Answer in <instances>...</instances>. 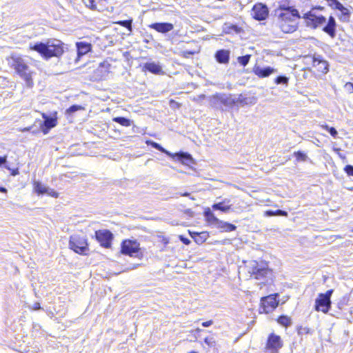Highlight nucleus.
<instances>
[{"label":"nucleus","mask_w":353,"mask_h":353,"mask_svg":"<svg viewBox=\"0 0 353 353\" xmlns=\"http://www.w3.org/2000/svg\"><path fill=\"white\" fill-rule=\"evenodd\" d=\"M190 195V194L188 192H184L183 194H181V196H189Z\"/></svg>","instance_id":"nucleus-55"},{"label":"nucleus","mask_w":353,"mask_h":353,"mask_svg":"<svg viewBox=\"0 0 353 353\" xmlns=\"http://www.w3.org/2000/svg\"><path fill=\"white\" fill-rule=\"evenodd\" d=\"M143 68L145 70L155 74H160L162 72L161 67L158 63L154 62L146 63H145Z\"/></svg>","instance_id":"nucleus-24"},{"label":"nucleus","mask_w":353,"mask_h":353,"mask_svg":"<svg viewBox=\"0 0 353 353\" xmlns=\"http://www.w3.org/2000/svg\"><path fill=\"white\" fill-rule=\"evenodd\" d=\"M189 353H198V352H195V351H192V352H189Z\"/></svg>","instance_id":"nucleus-57"},{"label":"nucleus","mask_w":353,"mask_h":353,"mask_svg":"<svg viewBox=\"0 0 353 353\" xmlns=\"http://www.w3.org/2000/svg\"><path fill=\"white\" fill-rule=\"evenodd\" d=\"M289 81V78L284 75H280L278 76L275 79V83L276 84H283V85H288Z\"/></svg>","instance_id":"nucleus-38"},{"label":"nucleus","mask_w":353,"mask_h":353,"mask_svg":"<svg viewBox=\"0 0 353 353\" xmlns=\"http://www.w3.org/2000/svg\"><path fill=\"white\" fill-rule=\"evenodd\" d=\"M205 98V94H200L197 96L196 98L194 99V100L198 103L201 102L203 99Z\"/></svg>","instance_id":"nucleus-49"},{"label":"nucleus","mask_w":353,"mask_h":353,"mask_svg":"<svg viewBox=\"0 0 353 353\" xmlns=\"http://www.w3.org/2000/svg\"><path fill=\"white\" fill-rule=\"evenodd\" d=\"M84 3H85V6L92 10H98V11L103 10V9L101 8H98L95 0H86L84 1Z\"/></svg>","instance_id":"nucleus-33"},{"label":"nucleus","mask_w":353,"mask_h":353,"mask_svg":"<svg viewBox=\"0 0 353 353\" xmlns=\"http://www.w3.org/2000/svg\"><path fill=\"white\" fill-rule=\"evenodd\" d=\"M70 248L78 254H84L88 250V243L86 239L79 235L70 236L69 241Z\"/></svg>","instance_id":"nucleus-8"},{"label":"nucleus","mask_w":353,"mask_h":353,"mask_svg":"<svg viewBox=\"0 0 353 353\" xmlns=\"http://www.w3.org/2000/svg\"><path fill=\"white\" fill-rule=\"evenodd\" d=\"M333 290H329L325 293H320L315 300L314 309L317 312H322L327 314L332 305L331 296Z\"/></svg>","instance_id":"nucleus-5"},{"label":"nucleus","mask_w":353,"mask_h":353,"mask_svg":"<svg viewBox=\"0 0 353 353\" xmlns=\"http://www.w3.org/2000/svg\"><path fill=\"white\" fill-rule=\"evenodd\" d=\"M230 51L221 49L217 50L214 54L216 61L221 64H228L230 61Z\"/></svg>","instance_id":"nucleus-19"},{"label":"nucleus","mask_w":353,"mask_h":353,"mask_svg":"<svg viewBox=\"0 0 353 353\" xmlns=\"http://www.w3.org/2000/svg\"><path fill=\"white\" fill-rule=\"evenodd\" d=\"M0 192H7V190L6 188H3V187H0Z\"/></svg>","instance_id":"nucleus-54"},{"label":"nucleus","mask_w":353,"mask_h":353,"mask_svg":"<svg viewBox=\"0 0 353 353\" xmlns=\"http://www.w3.org/2000/svg\"><path fill=\"white\" fill-rule=\"evenodd\" d=\"M201 329H199V328H197V329L196 330V332H201Z\"/></svg>","instance_id":"nucleus-56"},{"label":"nucleus","mask_w":353,"mask_h":353,"mask_svg":"<svg viewBox=\"0 0 353 353\" xmlns=\"http://www.w3.org/2000/svg\"><path fill=\"white\" fill-rule=\"evenodd\" d=\"M146 143L148 145H150L152 148L161 151V152L166 154L168 156H170V157L172 156V154L170 152H168L165 148H163L158 143L154 142L152 141H148Z\"/></svg>","instance_id":"nucleus-29"},{"label":"nucleus","mask_w":353,"mask_h":353,"mask_svg":"<svg viewBox=\"0 0 353 353\" xmlns=\"http://www.w3.org/2000/svg\"><path fill=\"white\" fill-rule=\"evenodd\" d=\"M19 174V170H18V169L14 170L12 171V175H13V176H15V175H17V174Z\"/></svg>","instance_id":"nucleus-53"},{"label":"nucleus","mask_w":353,"mask_h":353,"mask_svg":"<svg viewBox=\"0 0 353 353\" xmlns=\"http://www.w3.org/2000/svg\"><path fill=\"white\" fill-rule=\"evenodd\" d=\"M278 17V26L284 33H292L297 28V19L301 16L299 11L292 6L280 5L276 10Z\"/></svg>","instance_id":"nucleus-1"},{"label":"nucleus","mask_w":353,"mask_h":353,"mask_svg":"<svg viewBox=\"0 0 353 353\" xmlns=\"http://www.w3.org/2000/svg\"><path fill=\"white\" fill-rule=\"evenodd\" d=\"M338 10L341 12L339 19L342 22H349L350 19V12L349 9L342 6Z\"/></svg>","instance_id":"nucleus-27"},{"label":"nucleus","mask_w":353,"mask_h":353,"mask_svg":"<svg viewBox=\"0 0 353 353\" xmlns=\"http://www.w3.org/2000/svg\"><path fill=\"white\" fill-rule=\"evenodd\" d=\"M330 6L336 10H339L343 4H341L338 0H327Z\"/></svg>","instance_id":"nucleus-42"},{"label":"nucleus","mask_w":353,"mask_h":353,"mask_svg":"<svg viewBox=\"0 0 353 353\" xmlns=\"http://www.w3.org/2000/svg\"><path fill=\"white\" fill-rule=\"evenodd\" d=\"M110 63L107 61H104L100 63L99 67L96 70V73L98 74L101 79H105L110 72Z\"/></svg>","instance_id":"nucleus-21"},{"label":"nucleus","mask_w":353,"mask_h":353,"mask_svg":"<svg viewBox=\"0 0 353 353\" xmlns=\"http://www.w3.org/2000/svg\"><path fill=\"white\" fill-rule=\"evenodd\" d=\"M113 121L123 126H130L131 121L129 119L123 117H117L113 119Z\"/></svg>","instance_id":"nucleus-32"},{"label":"nucleus","mask_w":353,"mask_h":353,"mask_svg":"<svg viewBox=\"0 0 353 353\" xmlns=\"http://www.w3.org/2000/svg\"><path fill=\"white\" fill-rule=\"evenodd\" d=\"M275 214L277 216H286L288 215V212L282 210H276L275 211Z\"/></svg>","instance_id":"nucleus-47"},{"label":"nucleus","mask_w":353,"mask_h":353,"mask_svg":"<svg viewBox=\"0 0 353 353\" xmlns=\"http://www.w3.org/2000/svg\"><path fill=\"white\" fill-rule=\"evenodd\" d=\"M8 64L25 81L28 87L33 85L32 74L27 61L18 54L12 55L8 59Z\"/></svg>","instance_id":"nucleus-3"},{"label":"nucleus","mask_w":353,"mask_h":353,"mask_svg":"<svg viewBox=\"0 0 353 353\" xmlns=\"http://www.w3.org/2000/svg\"><path fill=\"white\" fill-rule=\"evenodd\" d=\"M250 269L249 272L254 275L256 279L268 277L272 274V270L268 268V263L264 261H251Z\"/></svg>","instance_id":"nucleus-6"},{"label":"nucleus","mask_w":353,"mask_h":353,"mask_svg":"<svg viewBox=\"0 0 353 353\" xmlns=\"http://www.w3.org/2000/svg\"><path fill=\"white\" fill-rule=\"evenodd\" d=\"M177 157L178 159L181 161L182 163L190 165L193 163V159L192 156L185 152H179L175 154Z\"/></svg>","instance_id":"nucleus-25"},{"label":"nucleus","mask_w":353,"mask_h":353,"mask_svg":"<svg viewBox=\"0 0 353 353\" xmlns=\"http://www.w3.org/2000/svg\"><path fill=\"white\" fill-rule=\"evenodd\" d=\"M344 171L346 172V174L353 177V165H347L344 168Z\"/></svg>","instance_id":"nucleus-43"},{"label":"nucleus","mask_w":353,"mask_h":353,"mask_svg":"<svg viewBox=\"0 0 353 353\" xmlns=\"http://www.w3.org/2000/svg\"><path fill=\"white\" fill-rule=\"evenodd\" d=\"M283 347V341L279 335L272 333L268 336L266 349L271 353H277L279 350Z\"/></svg>","instance_id":"nucleus-12"},{"label":"nucleus","mask_w":353,"mask_h":353,"mask_svg":"<svg viewBox=\"0 0 353 353\" xmlns=\"http://www.w3.org/2000/svg\"><path fill=\"white\" fill-rule=\"evenodd\" d=\"M41 308V306H40V303H38V302H36L34 303L32 306V309L34 310H39Z\"/></svg>","instance_id":"nucleus-51"},{"label":"nucleus","mask_w":353,"mask_h":353,"mask_svg":"<svg viewBox=\"0 0 353 353\" xmlns=\"http://www.w3.org/2000/svg\"><path fill=\"white\" fill-rule=\"evenodd\" d=\"M250 54L239 57L237 58L238 62L243 66L247 65L250 61Z\"/></svg>","instance_id":"nucleus-37"},{"label":"nucleus","mask_w":353,"mask_h":353,"mask_svg":"<svg viewBox=\"0 0 353 353\" xmlns=\"http://www.w3.org/2000/svg\"><path fill=\"white\" fill-rule=\"evenodd\" d=\"M276 70L270 66L261 67L255 65L253 68V72L259 78H265L274 73Z\"/></svg>","instance_id":"nucleus-14"},{"label":"nucleus","mask_w":353,"mask_h":353,"mask_svg":"<svg viewBox=\"0 0 353 353\" xmlns=\"http://www.w3.org/2000/svg\"><path fill=\"white\" fill-rule=\"evenodd\" d=\"M120 26L128 28L129 30H132V19L119 21L117 22Z\"/></svg>","instance_id":"nucleus-39"},{"label":"nucleus","mask_w":353,"mask_h":353,"mask_svg":"<svg viewBox=\"0 0 353 353\" xmlns=\"http://www.w3.org/2000/svg\"><path fill=\"white\" fill-rule=\"evenodd\" d=\"M95 236L101 246L106 248L111 246L113 234L110 231L108 230H99L95 232Z\"/></svg>","instance_id":"nucleus-11"},{"label":"nucleus","mask_w":353,"mask_h":353,"mask_svg":"<svg viewBox=\"0 0 353 353\" xmlns=\"http://www.w3.org/2000/svg\"><path fill=\"white\" fill-rule=\"evenodd\" d=\"M266 214H267L268 216H274V215H276V214H275V211H272V210H268V211H267V212H266Z\"/></svg>","instance_id":"nucleus-52"},{"label":"nucleus","mask_w":353,"mask_h":353,"mask_svg":"<svg viewBox=\"0 0 353 353\" xmlns=\"http://www.w3.org/2000/svg\"><path fill=\"white\" fill-rule=\"evenodd\" d=\"M77 56L79 59L91 50V45L85 42H79L77 43Z\"/></svg>","instance_id":"nucleus-22"},{"label":"nucleus","mask_w":353,"mask_h":353,"mask_svg":"<svg viewBox=\"0 0 353 353\" xmlns=\"http://www.w3.org/2000/svg\"><path fill=\"white\" fill-rule=\"evenodd\" d=\"M101 0L99 1V2Z\"/></svg>","instance_id":"nucleus-59"},{"label":"nucleus","mask_w":353,"mask_h":353,"mask_svg":"<svg viewBox=\"0 0 353 353\" xmlns=\"http://www.w3.org/2000/svg\"><path fill=\"white\" fill-rule=\"evenodd\" d=\"M29 47L46 60L53 57H59L63 53V43L55 39H48L46 42L30 43Z\"/></svg>","instance_id":"nucleus-2"},{"label":"nucleus","mask_w":353,"mask_h":353,"mask_svg":"<svg viewBox=\"0 0 353 353\" xmlns=\"http://www.w3.org/2000/svg\"><path fill=\"white\" fill-rule=\"evenodd\" d=\"M345 90L350 92L353 93V83L351 82H348L345 85Z\"/></svg>","instance_id":"nucleus-46"},{"label":"nucleus","mask_w":353,"mask_h":353,"mask_svg":"<svg viewBox=\"0 0 353 353\" xmlns=\"http://www.w3.org/2000/svg\"><path fill=\"white\" fill-rule=\"evenodd\" d=\"M352 231L353 232V229L352 230Z\"/></svg>","instance_id":"nucleus-58"},{"label":"nucleus","mask_w":353,"mask_h":353,"mask_svg":"<svg viewBox=\"0 0 353 353\" xmlns=\"http://www.w3.org/2000/svg\"><path fill=\"white\" fill-rule=\"evenodd\" d=\"M294 155L299 161H305L307 159V154L302 151L294 152Z\"/></svg>","instance_id":"nucleus-36"},{"label":"nucleus","mask_w":353,"mask_h":353,"mask_svg":"<svg viewBox=\"0 0 353 353\" xmlns=\"http://www.w3.org/2000/svg\"><path fill=\"white\" fill-rule=\"evenodd\" d=\"M151 29L155 30L158 32L167 33L174 28V26L171 23H154L149 26Z\"/></svg>","instance_id":"nucleus-18"},{"label":"nucleus","mask_w":353,"mask_h":353,"mask_svg":"<svg viewBox=\"0 0 353 353\" xmlns=\"http://www.w3.org/2000/svg\"><path fill=\"white\" fill-rule=\"evenodd\" d=\"M321 128L326 130L334 138H336L338 135V132L334 127H330L327 125H321Z\"/></svg>","instance_id":"nucleus-35"},{"label":"nucleus","mask_w":353,"mask_h":353,"mask_svg":"<svg viewBox=\"0 0 353 353\" xmlns=\"http://www.w3.org/2000/svg\"><path fill=\"white\" fill-rule=\"evenodd\" d=\"M216 227L223 232H232L236 229V227L234 225L221 220Z\"/></svg>","instance_id":"nucleus-26"},{"label":"nucleus","mask_w":353,"mask_h":353,"mask_svg":"<svg viewBox=\"0 0 353 353\" xmlns=\"http://www.w3.org/2000/svg\"><path fill=\"white\" fill-rule=\"evenodd\" d=\"M312 63L313 66L316 68L317 70L322 73L325 74L329 70L328 63L326 61L322 59L321 57L319 55L314 56L312 57Z\"/></svg>","instance_id":"nucleus-16"},{"label":"nucleus","mask_w":353,"mask_h":353,"mask_svg":"<svg viewBox=\"0 0 353 353\" xmlns=\"http://www.w3.org/2000/svg\"><path fill=\"white\" fill-rule=\"evenodd\" d=\"M252 15L253 17L258 21L265 19L268 15L267 6L262 3H257L254 5L252 8Z\"/></svg>","instance_id":"nucleus-13"},{"label":"nucleus","mask_w":353,"mask_h":353,"mask_svg":"<svg viewBox=\"0 0 353 353\" xmlns=\"http://www.w3.org/2000/svg\"><path fill=\"white\" fill-rule=\"evenodd\" d=\"M241 29L238 27L236 25L232 24H227L225 23L223 28V31L226 34H232V33H240Z\"/></svg>","instance_id":"nucleus-28"},{"label":"nucleus","mask_w":353,"mask_h":353,"mask_svg":"<svg viewBox=\"0 0 353 353\" xmlns=\"http://www.w3.org/2000/svg\"><path fill=\"white\" fill-rule=\"evenodd\" d=\"M179 239L181 241H182L185 245H189L190 243V241L188 239L184 237L183 236H180Z\"/></svg>","instance_id":"nucleus-48"},{"label":"nucleus","mask_w":353,"mask_h":353,"mask_svg":"<svg viewBox=\"0 0 353 353\" xmlns=\"http://www.w3.org/2000/svg\"><path fill=\"white\" fill-rule=\"evenodd\" d=\"M208 234L206 232L195 233V236H192L194 241L197 244H202L207 239Z\"/></svg>","instance_id":"nucleus-31"},{"label":"nucleus","mask_w":353,"mask_h":353,"mask_svg":"<svg viewBox=\"0 0 353 353\" xmlns=\"http://www.w3.org/2000/svg\"><path fill=\"white\" fill-rule=\"evenodd\" d=\"M203 214L207 222L210 224L214 225L216 226L220 221L214 216V213L209 208L205 209Z\"/></svg>","instance_id":"nucleus-23"},{"label":"nucleus","mask_w":353,"mask_h":353,"mask_svg":"<svg viewBox=\"0 0 353 353\" xmlns=\"http://www.w3.org/2000/svg\"><path fill=\"white\" fill-rule=\"evenodd\" d=\"M208 100L211 107L222 110H224V108H232L238 102V100L232 98L230 94L225 93H216L208 97Z\"/></svg>","instance_id":"nucleus-4"},{"label":"nucleus","mask_w":353,"mask_h":353,"mask_svg":"<svg viewBox=\"0 0 353 353\" xmlns=\"http://www.w3.org/2000/svg\"><path fill=\"white\" fill-rule=\"evenodd\" d=\"M83 108L81 105H72L69 108L66 110V114L70 115L73 114L74 112L82 110Z\"/></svg>","instance_id":"nucleus-40"},{"label":"nucleus","mask_w":353,"mask_h":353,"mask_svg":"<svg viewBox=\"0 0 353 353\" xmlns=\"http://www.w3.org/2000/svg\"><path fill=\"white\" fill-rule=\"evenodd\" d=\"M278 323L287 327L291 324V320L288 316L282 315L279 317Z\"/></svg>","instance_id":"nucleus-34"},{"label":"nucleus","mask_w":353,"mask_h":353,"mask_svg":"<svg viewBox=\"0 0 353 353\" xmlns=\"http://www.w3.org/2000/svg\"><path fill=\"white\" fill-rule=\"evenodd\" d=\"M139 245L136 240H125L121 243V252L130 256H137L140 250Z\"/></svg>","instance_id":"nucleus-10"},{"label":"nucleus","mask_w":353,"mask_h":353,"mask_svg":"<svg viewBox=\"0 0 353 353\" xmlns=\"http://www.w3.org/2000/svg\"><path fill=\"white\" fill-rule=\"evenodd\" d=\"M277 294H271L265 297H262L261 299V307L263 309V312L268 314L272 312L279 305V301L276 298Z\"/></svg>","instance_id":"nucleus-9"},{"label":"nucleus","mask_w":353,"mask_h":353,"mask_svg":"<svg viewBox=\"0 0 353 353\" xmlns=\"http://www.w3.org/2000/svg\"><path fill=\"white\" fill-rule=\"evenodd\" d=\"M212 324H213V321L212 320H210L208 321L203 322L202 326L205 327H210V325H212Z\"/></svg>","instance_id":"nucleus-50"},{"label":"nucleus","mask_w":353,"mask_h":353,"mask_svg":"<svg viewBox=\"0 0 353 353\" xmlns=\"http://www.w3.org/2000/svg\"><path fill=\"white\" fill-rule=\"evenodd\" d=\"M232 205L230 199H224L220 202L214 203L212 205V208L214 210H220L222 212L227 213L230 210Z\"/></svg>","instance_id":"nucleus-20"},{"label":"nucleus","mask_w":353,"mask_h":353,"mask_svg":"<svg viewBox=\"0 0 353 353\" xmlns=\"http://www.w3.org/2000/svg\"><path fill=\"white\" fill-rule=\"evenodd\" d=\"M48 187L43 185L41 182L35 181L34 183V190L39 194H43L46 193Z\"/></svg>","instance_id":"nucleus-30"},{"label":"nucleus","mask_w":353,"mask_h":353,"mask_svg":"<svg viewBox=\"0 0 353 353\" xmlns=\"http://www.w3.org/2000/svg\"><path fill=\"white\" fill-rule=\"evenodd\" d=\"M303 19L305 21L306 26L313 29H316L317 28L321 27L326 21V18L323 15L316 14L314 9H312L311 11L304 14Z\"/></svg>","instance_id":"nucleus-7"},{"label":"nucleus","mask_w":353,"mask_h":353,"mask_svg":"<svg viewBox=\"0 0 353 353\" xmlns=\"http://www.w3.org/2000/svg\"><path fill=\"white\" fill-rule=\"evenodd\" d=\"M336 23L334 17L330 16L326 25L323 28V31L327 33L331 38L336 37Z\"/></svg>","instance_id":"nucleus-17"},{"label":"nucleus","mask_w":353,"mask_h":353,"mask_svg":"<svg viewBox=\"0 0 353 353\" xmlns=\"http://www.w3.org/2000/svg\"><path fill=\"white\" fill-rule=\"evenodd\" d=\"M204 342L208 346L210 347H214L216 345V341L213 336H208L205 338Z\"/></svg>","instance_id":"nucleus-41"},{"label":"nucleus","mask_w":353,"mask_h":353,"mask_svg":"<svg viewBox=\"0 0 353 353\" xmlns=\"http://www.w3.org/2000/svg\"><path fill=\"white\" fill-rule=\"evenodd\" d=\"M7 161L5 157H0V166H3L5 168L10 170V168L6 165Z\"/></svg>","instance_id":"nucleus-45"},{"label":"nucleus","mask_w":353,"mask_h":353,"mask_svg":"<svg viewBox=\"0 0 353 353\" xmlns=\"http://www.w3.org/2000/svg\"><path fill=\"white\" fill-rule=\"evenodd\" d=\"M45 194H47L52 197L57 198L59 194L53 189L48 188Z\"/></svg>","instance_id":"nucleus-44"},{"label":"nucleus","mask_w":353,"mask_h":353,"mask_svg":"<svg viewBox=\"0 0 353 353\" xmlns=\"http://www.w3.org/2000/svg\"><path fill=\"white\" fill-rule=\"evenodd\" d=\"M43 118L44 119L43 123L41 124V129L43 134H46L48 133L50 130L57 125V119L54 117L43 114Z\"/></svg>","instance_id":"nucleus-15"}]
</instances>
